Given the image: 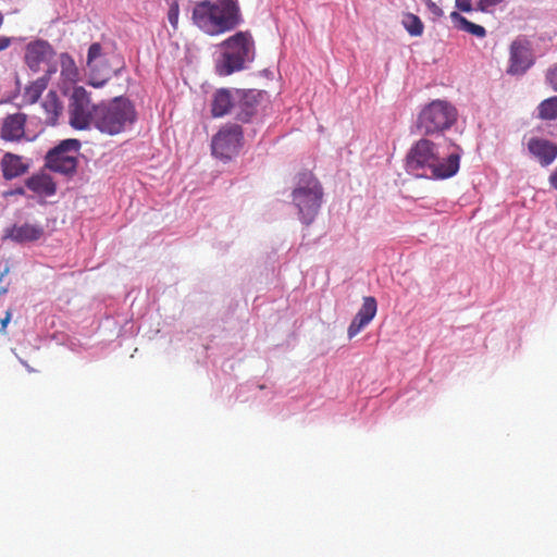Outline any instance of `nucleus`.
I'll return each mask as SVG.
<instances>
[{
    "mask_svg": "<svg viewBox=\"0 0 557 557\" xmlns=\"http://www.w3.org/2000/svg\"><path fill=\"white\" fill-rule=\"evenodd\" d=\"M460 153L444 152L443 147L430 139H419L406 157V169L418 177L448 178L459 170Z\"/></svg>",
    "mask_w": 557,
    "mask_h": 557,
    "instance_id": "nucleus-1",
    "label": "nucleus"
},
{
    "mask_svg": "<svg viewBox=\"0 0 557 557\" xmlns=\"http://www.w3.org/2000/svg\"><path fill=\"white\" fill-rule=\"evenodd\" d=\"M191 17L210 36L230 32L240 23L239 9L233 0L201 1L194 7Z\"/></svg>",
    "mask_w": 557,
    "mask_h": 557,
    "instance_id": "nucleus-2",
    "label": "nucleus"
},
{
    "mask_svg": "<svg viewBox=\"0 0 557 557\" xmlns=\"http://www.w3.org/2000/svg\"><path fill=\"white\" fill-rule=\"evenodd\" d=\"M95 127L102 134L119 135L136 121L134 104L124 97H115L96 107Z\"/></svg>",
    "mask_w": 557,
    "mask_h": 557,
    "instance_id": "nucleus-3",
    "label": "nucleus"
},
{
    "mask_svg": "<svg viewBox=\"0 0 557 557\" xmlns=\"http://www.w3.org/2000/svg\"><path fill=\"white\" fill-rule=\"evenodd\" d=\"M222 53L216 62V73L227 76L245 67L255 55V42L250 33L238 32L221 44Z\"/></svg>",
    "mask_w": 557,
    "mask_h": 557,
    "instance_id": "nucleus-4",
    "label": "nucleus"
},
{
    "mask_svg": "<svg viewBox=\"0 0 557 557\" xmlns=\"http://www.w3.org/2000/svg\"><path fill=\"white\" fill-rule=\"evenodd\" d=\"M323 198L320 182L311 172L301 173L298 185L293 191V202L298 208L300 219L310 224L318 214Z\"/></svg>",
    "mask_w": 557,
    "mask_h": 557,
    "instance_id": "nucleus-5",
    "label": "nucleus"
},
{
    "mask_svg": "<svg viewBox=\"0 0 557 557\" xmlns=\"http://www.w3.org/2000/svg\"><path fill=\"white\" fill-rule=\"evenodd\" d=\"M457 109L448 101L436 99L423 107L418 114L417 127L424 135L449 129L457 121Z\"/></svg>",
    "mask_w": 557,
    "mask_h": 557,
    "instance_id": "nucleus-6",
    "label": "nucleus"
},
{
    "mask_svg": "<svg viewBox=\"0 0 557 557\" xmlns=\"http://www.w3.org/2000/svg\"><path fill=\"white\" fill-rule=\"evenodd\" d=\"M97 106L91 102L90 94L84 87H75L69 103L70 125L79 131L95 126Z\"/></svg>",
    "mask_w": 557,
    "mask_h": 557,
    "instance_id": "nucleus-7",
    "label": "nucleus"
},
{
    "mask_svg": "<svg viewBox=\"0 0 557 557\" xmlns=\"http://www.w3.org/2000/svg\"><path fill=\"white\" fill-rule=\"evenodd\" d=\"M81 148L77 139H65L46 154L45 166L64 175H73L77 168L76 153Z\"/></svg>",
    "mask_w": 557,
    "mask_h": 557,
    "instance_id": "nucleus-8",
    "label": "nucleus"
},
{
    "mask_svg": "<svg viewBox=\"0 0 557 557\" xmlns=\"http://www.w3.org/2000/svg\"><path fill=\"white\" fill-rule=\"evenodd\" d=\"M243 144V129L237 124L223 126L212 138V153L223 160L236 156Z\"/></svg>",
    "mask_w": 557,
    "mask_h": 557,
    "instance_id": "nucleus-9",
    "label": "nucleus"
},
{
    "mask_svg": "<svg viewBox=\"0 0 557 557\" xmlns=\"http://www.w3.org/2000/svg\"><path fill=\"white\" fill-rule=\"evenodd\" d=\"M102 55V46L99 42L90 45L87 53L86 65L89 71V85L96 88L103 87L111 77V69L98 63Z\"/></svg>",
    "mask_w": 557,
    "mask_h": 557,
    "instance_id": "nucleus-10",
    "label": "nucleus"
},
{
    "mask_svg": "<svg viewBox=\"0 0 557 557\" xmlns=\"http://www.w3.org/2000/svg\"><path fill=\"white\" fill-rule=\"evenodd\" d=\"M55 52L46 40H35L26 46L24 61L33 72H38L42 64L48 63Z\"/></svg>",
    "mask_w": 557,
    "mask_h": 557,
    "instance_id": "nucleus-11",
    "label": "nucleus"
},
{
    "mask_svg": "<svg viewBox=\"0 0 557 557\" xmlns=\"http://www.w3.org/2000/svg\"><path fill=\"white\" fill-rule=\"evenodd\" d=\"M260 92L256 90H237L235 103L236 119L240 122H248L257 112Z\"/></svg>",
    "mask_w": 557,
    "mask_h": 557,
    "instance_id": "nucleus-12",
    "label": "nucleus"
},
{
    "mask_svg": "<svg viewBox=\"0 0 557 557\" xmlns=\"http://www.w3.org/2000/svg\"><path fill=\"white\" fill-rule=\"evenodd\" d=\"M45 234L44 226L37 223L13 224L5 230V238L24 244L39 240Z\"/></svg>",
    "mask_w": 557,
    "mask_h": 557,
    "instance_id": "nucleus-13",
    "label": "nucleus"
},
{
    "mask_svg": "<svg viewBox=\"0 0 557 557\" xmlns=\"http://www.w3.org/2000/svg\"><path fill=\"white\" fill-rule=\"evenodd\" d=\"M238 89H218L212 98L211 113L214 117H221L235 109Z\"/></svg>",
    "mask_w": 557,
    "mask_h": 557,
    "instance_id": "nucleus-14",
    "label": "nucleus"
},
{
    "mask_svg": "<svg viewBox=\"0 0 557 557\" xmlns=\"http://www.w3.org/2000/svg\"><path fill=\"white\" fill-rule=\"evenodd\" d=\"M509 61L507 72L512 75L523 74L532 65L529 50L518 41H513L510 46Z\"/></svg>",
    "mask_w": 557,
    "mask_h": 557,
    "instance_id": "nucleus-15",
    "label": "nucleus"
},
{
    "mask_svg": "<svg viewBox=\"0 0 557 557\" xmlns=\"http://www.w3.org/2000/svg\"><path fill=\"white\" fill-rule=\"evenodd\" d=\"M0 168L3 178L11 181L25 174L28 171L29 165L23 162L21 156L12 152H5L1 158Z\"/></svg>",
    "mask_w": 557,
    "mask_h": 557,
    "instance_id": "nucleus-16",
    "label": "nucleus"
},
{
    "mask_svg": "<svg viewBox=\"0 0 557 557\" xmlns=\"http://www.w3.org/2000/svg\"><path fill=\"white\" fill-rule=\"evenodd\" d=\"M25 186L34 194L41 197H51L57 193V184L53 178L44 172L29 176L25 181Z\"/></svg>",
    "mask_w": 557,
    "mask_h": 557,
    "instance_id": "nucleus-17",
    "label": "nucleus"
},
{
    "mask_svg": "<svg viewBox=\"0 0 557 557\" xmlns=\"http://www.w3.org/2000/svg\"><path fill=\"white\" fill-rule=\"evenodd\" d=\"M26 115L15 113L4 119L1 137L4 140L14 141L21 139L25 134Z\"/></svg>",
    "mask_w": 557,
    "mask_h": 557,
    "instance_id": "nucleus-18",
    "label": "nucleus"
},
{
    "mask_svg": "<svg viewBox=\"0 0 557 557\" xmlns=\"http://www.w3.org/2000/svg\"><path fill=\"white\" fill-rule=\"evenodd\" d=\"M528 147L530 152L539 158L544 165L550 164L557 157V146L548 140L532 138Z\"/></svg>",
    "mask_w": 557,
    "mask_h": 557,
    "instance_id": "nucleus-19",
    "label": "nucleus"
},
{
    "mask_svg": "<svg viewBox=\"0 0 557 557\" xmlns=\"http://www.w3.org/2000/svg\"><path fill=\"white\" fill-rule=\"evenodd\" d=\"M55 69H49L46 75L32 82L24 88L22 100L24 104H34L38 101L41 94L47 89L50 75L55 73Z\"/></svg>",
    "mask_w": 557,
    "mask_h": 557,
    "instance_id": "nucleus-20",
    "label": "nucleus"
},
{
    "mask_svg": "<svg viewBox=\"0 0 557 557\" xmlns=\"http://www.w3.org/2000/svg\"><path fill=\"white\" fill-rule=\"evenodd\" d=\"M59 61L62 82L66 85L75 84L79 78V71L74 59L69 53L63 52L60 54Z\"/></svg>",
    "mask_w": 557,
    "mask_h": 557,
    "instance_id": "nucleus-21",
    "label": "nucleus"
},
{
    "mask_svg": "<svg viewBox=\"0 0 557 557\" xmlns=\"http://www.w3.org/2000/svg\"><path fill=\"white\" fill-rule=\"evenodd\" d=\"M42 108L46 112V122L54 125L62 112V103L55 91L50 90L42 102Z\"/></svg>",
    "mask_w": 557,
    "mask_h": 557,
    "instance_id": "nucleus-22",
    "label": "nucleus"
},
{
    "mask_svg": "<svg viewBox=\"0 0 557 557\" xmlns=\"http://www.w3.org/2000/svg\"><path fill=\"white\" fill-rule=\"evenodd\" d=\"M450 18L455 23V26L463 32H467L475 37L483 38L486 35V30L483 26L474 24L468 21L465 16L458 12H451Z\"/></svg>",
    "mask_w": 557,
    "mask_h": 557,
    "instance_id": "nucleus-23",
    "label": "nucleus"
},
{
    "mask_svg": "<svg viewBox=\"0 0 557 557\" xmlns=\"http://www.w3.org/2000/svg\"><path fill=\"white\" fill-rule=\"evenodd\" d=\"M539 117L542 120L557 119V96L543 100L537 107Z\"/></svg>",
    "mask_w": 557,
    "mask_h": 557,
    "instance_id": "nucleus-24",
    "label": "nucleus"
},
{
    "mask_svg": "<svg viewBox=\"0 0 557 557\" xmlns=\"http://www.w3.org/2000/svg\"><path fill=\"white\" fill-rule=\"evenodd\" d=\"M401 24L411 36L418 37L423 34L424 25L422 21L412 13H406Z\"/></svg>",
    "mask_w": 557,
    "mask_h": 557,
    "instance_id": "nucleus-25",
    "label": "nucleus"
},
{
    "mask_svg": "<svg viewBox=\"0 0 557 557\" xmlns=\"http://www.w3.org/2000/svg\"><path fill=\"white\" fill-rule=\"evenodd\" d=\"M377 304L374 297H364L361 308L358 310V314L372 321L376 314Z\"/></svg>",
    "mask_w": 557,
    "mask_h": 557,
    "instance_id": "nucleus-26",
    "label": "nucleus"
},
{
    "mask_svg": "<svg viewBox=\"0 0 557 557\" xmlns=\"http://www.w3.org/2000/svg\"><path fill=\"white\" fill-rule=\"evenodd\" d=\"M371 321L366 318L359 315L358 313L352 319L350 325L348 326L347 334L349 338L355 337L359 334Z\"/></svg>",
    "mask_w": 557,
    "mask_h": 557,
    "instance_id": "nucleus-27",
    "label": "nucleus"
},
{
    "mask_svg": "<svg viewBox=\"0 0 557 557\" xmlns=\"http://www.w3.org/2000/svg\"><path fill=\"white\" fill-rule=\"evenodd\" d=\"M545 78L550 88L557 92V63L547 69Z\"/></svg>",
    "mask_w": 557,
    "mask_h": 557,
    "instance_id": "nucleus-28",
    "label": "nucleus"
},
{
    "mask_svg": "<svg viewBox=\"0 0 557 557\" xmlns=\"http://www.w3.org/2000/svg\"><path fill=\"white\" fill-rule=\"evenodd\" d=\"M178 14H180L178 4L176 2H174L171 4L169 12H168V20L174 29H176L177 25H178Z\"/></svg>",
    "mask_w": 557,
    "mask_h": 557,
    "instance_id": "nucleus-29",
    "label": "nucleus"
},
{
    "mask_svg": "<svg viewBox=\"0 0 557 557\" xmlns=\"http://www.w3.org/2000/svg\"><path fill=\"white\" fill-rule=\"evenodd\" d=\"M504 0H478L476 10L486 11L492 7L500 4Z\"/></svg>",
    "mask_w": 557,
    "mask_h": 557,
    "instance_id": "nucleus-30",
    "label": "nucleus"
},
{
    "mask_svg": "<svg viewBox=\"0 0 557 557\" xmlns=\"http://www.w3.org/2000/svg\"><path fill=\"white\" fill-rule=\"evenodd\" d=\"M456 7L462 12H471L473 10L471 0H456Z\"/></svg>",
    "mask_w": 557,
    "mask_h": 557,
    "instance_id": "nucleus-31",
    "label": "nucleus"
},
{
    "mask_svg": "<svg viewBox=\"0 0 557 557\" xmlns=\"http://www.w3.org/2000/svg\"><path fill=\"white\" fill-rule=\"evenodd\" d=\"M11 38L10 37H5V36H1L0 37V51H3L5 50L7 48L10 47L11 45Z\"/></svg>",
    "mask_w": 557,
    "mask_h": 557,
    "instance_id": "nucleus-32",
    "label": "nucleus"
},
{
    "mask_svg": "<svg viewBox=\"0 0 557 557\" xmlns=\"http://www.w3.org/2000/svg\"><path fill=\"white\" fill-rule=\"evenodd\" d=\"M426 4L429 7V9L436 15H441L442 14V10L441 8H438L434 2H432L431 0H426Z\"/></svg>",
    "mask_w": 557,
    "mask_h": 557,
    "instance_id": "nucleus-33",
    "label": "nucleus"
},
{
    "mask_svg": "<svg viewBox=\"0 0 557 557\" xmlns=\"http://www.w3.org/2000/svg\"><path fill=\"white\" fill-rule=\"evenodd\" d=\"M10 320H11V311H10V310H8V311L5 312L4 318H3V319H1V321H0V322H1V331H2V330H4V329L7 327V325H8V323H9V321H10Z\"/></svg>",
    "mask_w": 557,
    "mask_h": 557,
    "instance_id": "nucleus-34",
    "label": "nucleus"
},
{
    "mask_svg": "<svg viewBox=\"0 0 557 557\" xmlns=\"http://www.w3.org/2000/svg\"><path fill=\"white\" fill-rule=\"evenodd\" d=\"M549 183L555 189H557V169L550 175Z\"/></svg>",
    "mask_w": 557,
    "mask_h": 557,
    "instance_id": "nucleus-35",
    "label": "nucleus"
},
{
    "mask_svg": "<svg viewBox=\"0 0 557 557\" xmlns=\"http://www.w3.org/2000/svg\"><path fill=\"white\" fill-rule=\"evenodd\" d=\"M14 194H16V195H22V196H23V195H25V190H24V188H23V187H20V188H16V189L14 190Z\"/></svg>",
    "mask_w": 557,
    "mask_h": 557,
    "instance_id": "nucleus-36",
    "label": "nucleus"
}]
</instances>
